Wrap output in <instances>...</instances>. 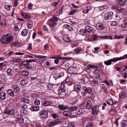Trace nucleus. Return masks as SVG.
<instances>
[{"mask_svg":"<svg viewBox=\"0 0 127 127\" xmlns=\"http://www.w3.org/2000/svg\"><path fill=\"white\" fill-rule=\"evenodd\" d=\"M115 9L116 11L118 13L122 12L124 15H126L127 14V11L123 8H121L119 7H116Z\"/></svg>","mask_w":127,"mask_h":127,"instance_id":"6","label":"nucleus"},{"mask_svg":"<svg viewBox=\"0 0 127 127\" xmlns=\"http://www.w3.org/2000/svg\"><path fill=\"white\" fill-rule=\"evenodd\" d=\"M13 91L15 93H18L20 91L19 88L17 85H15L13 86Z\"/></svg>","mask_w":127,"mask_h":127,"instance_id":"18","label":"nucleus"},{"mask_svg":"<svg viewBox=\"0 0 127 127\" xmlns=\"http://www.w3.org/2000/svg\"><path fill=\"white\" fill-rule=\"evenodd\" d=\"M20 112L22 115H27L28 114V112L27 111L23 109L21 110Z\"/></svg>","mask_w":127,"mask_h":127,"instance_id":"30","label":"nucleus"},{"mask_svg":"<svg viewBox=\"0 0 127 127\" xmlns=\"http://www.w3.org/2000/svg\"><path fill=\"white\" fill-rule=\"evenodd\" d=\"M107 103L109 105H112L113 104V100L111 98L108 99L106 101Z\"/></svg>","mask_w":127,"mask_h":127,"instance_id":"31","label":"nucleus"},{"mask_svg":"<svg viewBox=\"0 0 127 127\" xmlns=\"http://www.w3.org/2000/svg\"><path fill=\"white\" fill-rule=\"evenodd\" d=\"M21 84L22 86H25L27 84V82H25V79H22L21 81Z\"/></svg>","mask_w":127,"mask_h":127,"instance_id":"48","label":"nucleus"},{"mask_svg":"<svg viewBox=\"0 0 127 127\" xmlns=\"http://www.w3.org/2000/svg\"><path fill=\"white\" fill-rule=\"evenodd\" d=\"M58 20V19L56 16H53L52 18L49 22V26L52 27L53 29H55V27L57 24Z\"/></svg>","mask_w":127,"mask_h":127,"instance_id":"3","label":"nucleus"},{"mask_svg":"<svg viewBox=\"0 0 127 127\" xmlns=\"http://www.w3.org/2000/svg\"><path fill=\"white\" fill-rule=\"evenodd\" d=\"M53 85L51 84H48L47 85V87L49 89L51 90L53 87Z\"/></svg>","mask_w":127,"mask_h":127,"instance_id":"51","label":"nucleus"},{"mask_svg":"<svg viewBox=\"0 0 127 127\" xmlns=\"http://www.w3.org/2000/svg\"><path fill=\"white\" fill-rule=\"evenodd\" d=\"M117 3L119 5L123 6L125 5L127 0H116Z\"/></svg>","mask_w":127,"mask_h":127,"instance_id":"14","label":"nucleus"},{"mask_svg":"<svg viewBox=\"0 0 127 127\" xmlns=\"http://www.w3.org/2000/svg\"><path fill=\"white\" fill-rule=\"evenodd\" d=\"M21 100L23 102L27 103H29L30 101L29 99L25 97L22 98L21 99Z\"/></svg>","mask_w":127,"mask_h":127,"instance_id":"25","label":"nucleus"},{"mask_svg":"<svg viewBox=\"0 0 127 127\" xmlns=\"http://www.w3.org/2000/svg\"><path fill=\"white\" fill-rule=\"evenodd\" d=\"M122 26L123 28L126 27L127 25V19H124L122 22Z\"/></svg>","mask_w":127,"mask_h":127,"instance_id":"20","label":"nucleus"},{"mask_svg":"<svg viewBox=\"0 0 127 127\" xmlns=\"http://www.w3.org/2000/svg\"><path fill=\"white\" fill-rule=\"evenodd\" d=\"M93 125L92 123L91 122H90L86 124V127H93Z\"/></svg>","mask_w":127,"mask_h":127,"instance_id":"43","label":"nucleus"},{"mask_svg":"<svg viewBox=\"0 0 127 127\" xmlns=\"http://www.w3.org/2000/svg\"><path fill=\"white\" fill-rule=\"evenodd\" d=\"M92 106L93 104L91 100H89L87 102L86 108L88 109H90L92 108Z\"/></svg>","mask_w":127,"mask_h":127,"instance_id":"12","label":"nucleus"},{"mask_svg":"<svg viewBox=\"0 0 127 127\" xmlns=\"http://www.w3.org/2000/svg\"><path fill=\"white\" fill-rule=\"evenodd\" d=\"M28 63L27 62V60L26 61H24L22 62V64L24 66V67L26 66V65Z\"/></svg>","mask_w":127,"mask_h":127,"instance_id":"54","label":"nucleus"},{"mask_svg":"<svg viewBox=\"0 0 127 127\" xmlns=\"http://www.w3.org/2000/svg\"><path fill=\"white\" fill-rule=\"evenodd\" d=\"M51 116L54 119H56L58 117V115L56 114H52Z\"/></svg>","mask_w":127,"mask_h":127,"instance_id":"56","label":"nucleus"},{"mask_svg":"<svg viewBox=\"0 0 127 127\" xmlns=\"http://www.w3.org/2000/svg\"><path fill=\"white\" fill-rule=\"evenodd\" d=\"M86 68L87 70H90L91 68H98V66L90 64L89 66L86 67Z\"/></svg>","mask_w":127,"mask_h":127,"instance_id":"34","label":"nucleus"},{"mask_svg":"<svg viewBox=\"0 0 127 127\" xmlns=\"http://www.w3.org/2000/svg\"><path fill=\"white\" fill-rule=\"evenodd\" d=\"M63 114L65 116L69 117L71 114V113L69 111H65L63 112Z\"/></svg>","mask_w":127,"mask_h":127,"instance_id":"21","label":"nucleus"},{"mask_svg":"<svg viewBox=\"0 0 127 127\" xmlns=\"http://www.w3.org/2000/svg\"><path fill=\"white\" fill-rule=\"evenodd\" d=\"M6 94L4 92L0 93V98L2 100H5L6 98Z\"/></svg>","mask_w":127,"mask_h":127,"instance_id":"17","label":"nucleus"},{"mask_svg":"<svg viewBox=\"0 0 127 127\" xmlns=\"http://www.w3.org/2000/svg\"><path fill=\"white\" fill-rule=\"evenodd\" d=\"M103 37L104 39H113L112 37L110 36L106 35L104 36Z\"/></svg>","mask_w":127,"mask_h":127,"instance_id":"53","label":"nucleus"},{"mask_svg":"<svg viewBox=\"0 0 127 127\" xmlns=\"http://www.w3.org/2000/svg\"><path fill=\"white\" fill-rule=\"evenodd\" d=\"M64 26L68 29L70 31H72L73 30V28L68 25H65Z\"/></svg>","mask_w":127,"mask_h":127,"instance_id":"38","label":"nucleus"},{"mask_svg":"<svg viewBox=\"0 0 127 127\" xmlns=\"http://www.w3.org/2000/svg\"><path fill=\"white\" fill-rule=\"evenodd\" d=\"M83 89L87 93L89 94H90L92 92V89L91 88H87L85 86L83 87Z\"/></svg>","mask_w":127,"mask_h":127,"instance_id":"16","label":"nucleus"},{"mask_svg":"<svg viewBox=\"0 0 127 127\" xmlns=\"http://www.w3.org/2000/svg\"><path fill=\"white\" fill-rule=\"evenodd\" d=\"M121 127H127V121L123 120L122 121L121 124Z\"/></svg>","mask_w":127,"mask_h":127,"instance_id":"32","label":"nucleus"},{"mask_svg":"<svg viewBox=\"0 0 127 127\" xmlns=\"http://www.w3.org/2000/svg\"><path fill=\"white\" fill-rule=\"evenodd\" d=\"M31 110L32 111H37L39 109V107L37 106H32L31 108Z\"/></svg>","mask_w":127,"mask_h":127,"instance_id":"22","label":"nucleus"},{"mask_svg":"<svg viewBox=\"0 0 127 127\" xmlns=\"http://www.w3.org/2000/svg\"><path fill=\"white\" fill-rule=\"evenodd\" d=\"M113 13L112 12H107L105 14L104 18L105 20H107L108 19H111L112 17Z\"/></svg>","mask_w":127,"mask_h":127,"instance_id":"8","label":"nucleus"},{"mask_svg":"<svg viewBox=\"0 0 127 127\" xmlns=\"http://www.w3.org/2000/svg\"><path fill=\"white\" fill-rule=\"evenodd\" d=\"M16 120L21 123H23L24 121L23 117L21 115H18L16 117Z\"/></svg>","mask_w":127,"mask_h":127,"instance_id":"13","label":"nucleus"},{"mask_svg":"<svg viewBox=\"0 0 127 127\" xmlns=\"http://www.w3.org/2000/svg\"><path fill=\"white\" fill-rule=\"evenodd\" d=\"M74 51L76 53H78L81 52V50L80 49H75Z\"/></svg>","mask_w":127,"mask_h":127,"instance_id":"62","label":"nucleus"},{"mask_svg":"<svg viewBox=\"0 0 127 127\" xmlns=\"http://www.w3.org/2000/svg\"><path fill=\"white\" fill-rule=\"evenodd\" d=\"M92 110V114L94 115H95L98 114V109H96L94 110V109Z\"/></svg>","mask_w":127,"mask_h":127,"instance_id":"35","label":"nucleus"},{"mask_svg":"<svg viewBox=\"0 0 127 127\" xmlns=\"http://www.w3.org/2000/svg\"><path fill=\"white\" fill-rule=\"evenodd\" d=\"M96 30L95 29L89 26H86L84 29H81L79 32L82 33L84 35H87L89 34L90 33H93L95 32Z\"/></svg>","mask_w":127,"mask_h":127,"instance_id":"2","label":"nucleus"},{"mask_svg":"<svg viewBox=\"0 0 127 127\" xmlns=\"http://www.w3.org/2000/svg\"><path fill=\"white\" fill-rule=\"evenodd\" d=\"M63 39L64 40L65 42H68L70 41V39H67V37L66 36H64V38Z\"/></svg>","mask_w":127,"mask_h":127,"instance_id":"58","label":"nucleus"},{"mask_svg":"<svg viewBox=\"0 0 127 127\" xmlns=\"http://www.w3.org/2000/svg\"><path fill=\"white\" fill-rule=\"evenodd\" d=\"M117 58H114L104 61L105 64L107 65H109L111 64L112 62H115L117 61Z\"/></svg>","mask_w":127,"mask_h":127,"instance_id":"10","label":"nucleus"},{"mask_svg":"<svg viewBox=\"0 0 127 127\" xmlns=\"http://www.w3.org/2000/svg\"><path fill=\"white\" fill-rule=\"evenodd\" d=\"M119 96L120 99H124L126 96L125 94L124 93H120Z\"/></svg>","mask_w":127,"mask_h":127,"instance_id":"28","label":"nucleus"},{"mask_svg":"<svg viewBox=\"0 0 127 127\" xmlns=\"http://www.w3.org/2000/svg\"><path fill=\"white\" fill-rule=\"evenodd\" d=\"M58 119L55 120L49 119L47 122L48 126L50 127H51L53 126L58 125L59 123V122L58 121Z\"/></svg>","mask_w":127,"mask_h":127,"instance_id":"4","label":"nucleus"},{"mask_svg":"<svg viewBox=\"0 0 127 127\" xmlns=\"http://www.w3.org/2000/svg\"><path fill=\"white\" fill-rule=\"evenodd\" d=\"M34 103L36 105H39L40 104V101L39 99H36L34 101Z\"/></svg>","mask_w":127,"mask_h":127,"instance_id":"44","label":"nucleus"},{"mask_svg":"<svg viewBox=\"0 0 127 127\" xmlns=\"http://www.w3.org/2000/svg\"><path fill=\"white\" fill-rule=\"evenodd\" d=\"M98 29L100 30H103L104 29L105 27L103 26V24H98Z\"/></svg>","mask_w":127,"mask_h":127,"instance_id":"37","label":"nucleus"},{"mask_svg":"<svg viewBox=\"0 0 127 127\" xmlns=\"http://www.w3.org/2000/svg\"><path fill=\"white\" fill-rule=\"evenodd\" d=\"M58 107L62 110L67 109L68 106L62 105H59L58 106Z\"/></svg>","mask_w":127,"mask_h":127,"instance_id":"26","label":"nucleus"},{"mask_svg":"<svg viewBox=\"0 0 127 127\" xmlns=\"http://www.w3.org/2000/svg\"><path fill=\"white\" fill-rule=\"evenodd\" d=\"M48 111L45 110H43L39 112V116L42 119H44L48 117Z\"/></svg>","mask_w":127,"mask_h":127,"instance_id":"5","label":"nucleus"},{"mask_svg":"<svg viewBox=\"0 0 127 127\" xmlns=\"http://www.w3.org/2000/svg\"><path fill=\"white\" fill-rule=\"evenodd\" d=\"M21 15L25 18H29L30 17V15L28 13H21Z\"/></svg>","mask_w":127,"mask_h":127,"instance_id":"27","label":"nucleus"},{"mask_svg":"<svg viewBox=\"0 0 127 127\" xmlns=\"http://www.w3.org/2000/svg\"><path fill=\"white\" fill-rule=\"evenodd\" d=\"M18 24H14V30L16 31H17L19 30V29L18 27Z\"/></svg>","mask_w":127,"mask_h":127,"instance_id":"52","label":"nucleus"},{"mask_svg":"<svg viewBox=\"0 0 127 127\" xmlns=\"http://www.w3.org/2000/svg\"><path fill=\"white\" fill-rule=\"evenodd\" d=\"M27 25L29 28L31 29L33 27V23L32 22L31 20L28 21L27 23Z\"/></svg>","mask_w":127,"mask_h":127,"instance_id":"24","label":"nucleus"},{"mask_svg":"<svg viewBox=\"0 0 127 127\" xmlns=\"http://www.w3.org/2000/svg\"><path fill=\"white\" fill-rule=\"evenodd\" d=\"M53 102L52 101L45 100L43 101V105L45 106H52L53 105Z\"/></svg>","mask_w":127,"mask_h":127,"instance_id":"11","label":"nucleus"},{"mask_svg":"<svg viewBox=\"0 0 127 127\" xmlns=\"http://www.w3.org/2000/svg\"><path fill=\"white\" fill-rule=\"evenodd\" d=\"M84 24L86 25H89L90 24V21L89 20L86 19L84 21Z\"/></svg>","mask_w":127,"mask_h":127,"instance_id":"57","label":"nucleus"},{"mask_svg":"<svg viewBox=\"0 0 127 127\" xmlns=\"http://www.w3.org/2000/svg\"><path fill=\"white\" fill-rule=\"evenodd\" d=\"M75 113L77 115L81 114L82 112V110L81 109H78L76 111Z\"/></svg>","mask_w":127,"mask_h":127,"instance_id":"47","label":"nucleus"},{"mask_svg":"<svg viewBox=\"0 0 127 127\" xmlns=\"http://www.w3.org/2000/svg\"><path fill=\"white\" fill-rule=\"evenodd\" d=\"M107 8V6H103L99 7V9L100 10H103L105 9H106Z\"/></svg>","mask_w":127,"mask_h":127,"instance_id":"46","label":"nucleus"},{"mask_svg":"<svg viewBox=\"0 0 127 127\" xmlns=\"http://www.w3.org/2000/svg\"><path fill=\"white\" fill-rule=\"evenodd\" d=\"M117 61L121 60L122 59H124L127 58V54L124 55V56L119 58H116Z\"/></svg>","mask_w":127,"mask_h":127,"instance_id":"40","label":"nucleus"},{"mask_svg":"<svg viewBox=\"0 0 127 127\" xmlns=\"http://www.w3.org/2000/svg\"><path fill=\"white\" fill-rule=\"evenodd\" d=\"M124 37L123 36H117V35L114 36V39H120L122 38H124Z\"/></svg>","mask_w":127,"mask_h":127,"instance_id":"49","label":"nucleus"},{"mask_svg":"<svg viewBox=\"0 0 127 127\" xmlns=\"http://www.w3.org/2000/svg\"><path fill=\"white\" fill-rule=\"evenodd\" d=\"M29 74V72L25 70H22L21 72V74L23 76H27Z\"/></svg>","mask_w":127,"mask_h":127,"instance_id":"23","label":"nucleus"},{"mask_svg":"<svg viewBox=\"0 0 127 127\" xmlns=\"http://www.w3.org/2000/svg\"><path fill=\"white\" fill-rule=\"evenodd\" d=\"M15 110L14 108H12L10 109H7L6 110L5 113L8 115H14L15 114Z\"/></svg>","mask_w":127,"mask_h":127,"instance_id":"7","label":"nucleus"},{"mask_svg":"<svg viewBox=\"0 0 127 127\" xmlns=\"http://www.w3.org/2000/svg\"><path fill=\"white\" fill-rule=\"evenodd\" d=\"M13 40V37L10 34L8 33L7 35H2L0 41L4 44H8L10 42H12Z\"/></svg>","mask_w":127,"mask_h":127,"instance_id":"1","label":"nucleus"},{"mask_svg":"<svg viewBox=\"0 0 127 127\" xmlns=\"http://www.w3.org/2000/svg\"><path fill=\"white\" fill-rule=\"evenodd\" d=\"M63 90L62 89H61L60 88H59L58 90V94H60L61 93L63 92Z\"/></svg>","mask_w":127,"mask_h":127,"instance_id":"60","label":"nucleus"},{"mask_svg":"<svg viewBox=\"0 0 127 127\" xmlns=\"http://www.w3.org/2000/svg\"><path fill=\"white\" fill-rule=\"evenodd\" d=\"M67 70L70 74H73L77 73V70L76 69L73 67H70L68 68Z\"/></svg>","mask_w":127,"mask_h":127,"instance_id":"9","label":"nucleus"},{"mask_svg":"<svg viewBox=\"0 0 127 127\" xmlns=\"http://www.w3.org/2000/svg\"><path fill=\"white\" fill-rule=\"evenodd\" d=\"M78 11V9L72 10L69 13L68 15H73L76 13Z\"/></svg>","mask_w":127,"mask_h":127,"instance_id":"39","label":"nucleus"},{"mask_svg":"<svg viewBox=\"0 0 127 127\" xmlns=\"http://www.w3.org/2000/svg\"><path fill=\"white\" fill-rule=\"evenodd\" d=\"M28 33V31L26 29H24L22 32L21 34L22 36H25L27 35Z\"/></svg>","mask_w":127,"mask_h":127,"instance_id":"29","label":"nucleus"},{"mask_svg":"<svg viewBox=\"0 0 127 127\" xmlns=\"http://www.w3.org/2000/svg\"><path fill=\"white\" fill-rule=\"evenodd\" d=\"M95 68L96 69H95L94 70V73L96 74V75L98 74L99 73H100V69L98 68H98Z\"/></svg>","mask_w":127,"mask_h":127,"instance_id":"36","label":"nucleus"},{"mask_svg":"<svg viewBox=\"0 0 127 127\" xmlns=\"http://www.w3.org/2000/svg\"><path fill=\"white\" fill-rule=\"evenodd\" d=\"M91 9V7L90 6H87L85 8H84L82 12L84 14L88 13L90 10Z\"/></svg>","mask_w":127,"mask_h":127,"instance_id":"15","label":"nucleus"},{"mask_svg":"<svg viewBox=\"0 0 127 127\" xmlns=\"http://www.w3.org/2000/svg\"><path fill=\"white\" fill-rule=\"evenodd\" d=\"M20 45V43H13L12 44V45L13 46H14L15 47L17 46H19Z\"/></svg>","mask_w":127,"mask_h":127,"instance_id":"64","label":"nucleus"},{"mask_svg":"<svg viewBox=\"0 0 127 127\" xmlns=\"http://www.w3.org/2000/svg\"><path fill=\"white\" fill-rule=\"evenodd\" d=\"M32 67V66L31 64L28 63L24 67L27 69H31Z\"/></svg>","mask_w":127,"mask_h":127,"instance_id":"33","label":"nucleus"},{"mask_svg":"<svg viewBox=\"0 0 127 127\" xmlns=\"http://www.w3.org/2000/svg\"><path fill=\"white\" fill-rule=\"evenodd\" d=\"M81 94L84 96L85 97L87 94V93L85 91L83 90L81 92Z\"/></svg>","mask_w":127,"mask_h":127,"instance_id":"50","label":"nucleus"},{"mask_svg":"<svg viewBox=\"0 0 127 127\" xmlns=\"http://www.w3.org/2000/svg\"><path fill=\"white\" fill-rule=\"evenodd\" d=\"M81 88V86L78 84L75 85L74 87V89L75 91L78 93L80 92Z\"/></svg>","mask_w":127,"mask_h":127,"instance_id":"19","label":"nucleus"},{"mask_svg":"<svg viewBox=\"0 0 127 127\" xmlns=\"http://www.w3.org/2000/svg\"><path fill=\"white\" fill-rule=\"evenodd\" d=\"M115 112V110L112 109L111 110H110L109 112V113L110 114H113Z\"/></svg>","mask_w":127,"mask_h":127,"instance_id":"61","label":"nucleus"},{"mask_svg":"<svg viewBox=\"0 0 127 127\" xmlns=\"http://www.w3.org/2000/svg\"><path fill=\"white\" fill-rule=\"evenodd\" d=\"M12 69L11 68H8L6 72L8 75H11L12 74Z\"/></svg>","mask_w":127,"mask_h":127,"instance_id":"41","label":"nucleus"},{"mask_svg":"<svg viewBox=\"0 0 127 127\" xmlns=\"http://www.w3.org/2000/svg\"><path fill=\"white\" fill-rule=\"evenodd\" d=\"M11 7V6L10 5H5L4 6V8L8 10L9 11Z\"/></svg>","mask_w":127,"mask_h":127,"instance_id":"55","label":"nucleus"},{"mask_svg":"<svg viewBox=\"0 0 127 127\" xmlns=\"http://www.w3.org/2000/svg\"><path fill=\"white\" fill-rule=\"evenodd\" d=\"M78 107L77 106L71 107L68 108L69 110L71 111H74L77 109Z\"/></svg>","mask_w":127,"mask_h":127,"instance_id":"42","label":"nucleus"},{"mask_svg":"<svg viewBox=\"0 0 127 127\" xmlns=\"http://www.w3.org/2000/svg\"><path fill=\"white\" fill-rule=\"evenodd\" d=\"M33 6V4L31 3H30L28 5V7L29 9H32V7Z\"/></svg>","mask_w":127,"mask_h":127,"instance_id":"63","label":"nucleus"},{"mask_svg":"<svg viewBox=\"0 0 127 127\" xmlns=\"http://www.w3.org/2000/svg\"><path fill=\"white\" fill-rule=\"evenodd\" d=\"M72 58H69V57H63V58H61V59H63V60H70Z\"/></svg>","mask_w":127,"mask_h":127,"instance_id":"59","label":"nucleus"},{"mask_svg":"<svg viewBox=\"0 0 127 127\" xmlns=\"http://www.w3.org/2000/svg\"><path fill=\"white\" fill-rule=\"evenodd\" d=\"M96 77L97 79H101L103 78L102 76L100 73L97 75Z\"/></svg>","mask_w":127,"mask_h":127,"instance_id":"45","label":"nucleus"}]
</instances>
